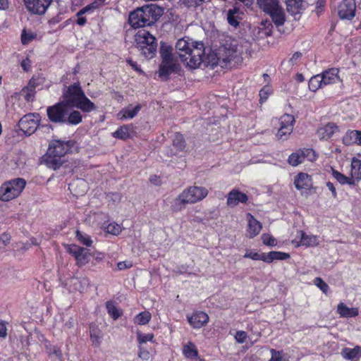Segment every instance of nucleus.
I'll list each match as a JSON object with an SVG mask.
<instances>
[{
  "instance_id": "nucleus-33",
  "label": "nucleus",
  "mask_w": 361,
  "mask_h": 361,
  "mask_svg": "<svg viewBox=\"0 0 361 361\" xmlns=\"http://www.w3.org/2000/svg\"><path fill=\"white\" fill-rule=\"evenodd\" d=\"M183 353L188 359H195L197 356V350L195 345L191 342L185 344L183 348Z\"/></svg>"
},
{
  "instance_id": "nucleus-25",
  "label": "nucleus",
  "mask_w": 361,
  "mask_h": 361,
  "mask_svg": "<svg viewBox=\"0 0 361 361\" xmlns=\"http://www.w3.org/2000/svg\"><path fill=\"white\" fill-rule=\"evenodd\" d=\"M336 312L343 318L355 317L359 314L357 307H348L343 302L338 305Z\"/></svg>"
},
{
  "instance_id": "nucleus-19",
  "label": "nucleus",
  "mask_w": 361,
  "mask_h": 361,
  "mask_svg": "<svg viewBox=\"0 0 361 361\" xmlns=\"http://www.w3.org/2000/svg\"><path fill=\"white\" fill-rule=\"evenodd\" d=\"M247 235L250 238L257 236L262 230V224L258 221L251 214H247Z\"/></svg>"
},
{
  "instance_id": "nucleus-23",
  "label": "nucleus",
  "mask_w": 361,
  "mask_h": 361,
  "mask_svg": "<svg viewBox=\"0 0 361 361\" xmlns=\"http://www.w3.org/2000/svg\"><path fill=\"white\" fill-rule=\"evenodd\" d=\"M338 127L334 123L327 124L318 128L317 134L320 140H327L337 131Z\"/></svg>"
},
{
  "instance_id": "nucleus-20",
  "label": "nucleus",
  "mask_w": 361,
  "mask_h": 361,
  "mask_svg": "<svg viewBox=\"0 0 361 361\" xmlns=\"http://www.w3.org/2000/svg\"><path fill=\"white\" fill-rule=\"evenodd\" d=\"M294 185L299 190H307L312 186V178L307 173H300L295 178Z\"/></svg>"
},
{
  "instance_id": "nucleus-31",
  "label": "nucleus",
  "mask_w": 361,
  "mask_h": 361,
  "mask_svg": "<svg viewBox=\"0 0 361 361\" xmlns=\"http://www.w3.org/2000/svg\"><path fill=\"white\" fill-rule=\"evenodd\" d=\"M288 11L291 15H296L300 12L303 7L302 0H286Z\"/></svg>"
},
{
  "instance_id": "nucleus-41",
  "label": "nucleus",
  "mask_w": 361,
  "mask_h": 361,
  "mask_svg": "<svg viewBox=\"0 0 361 361\" xmlns=\"http://www.w3.org/2000/svg\"><path fill=\"white\" fill-rule=\"evenodd\" d=\"M173 145L178 151H183L185 147V142L180 133H176L173 138Z\"/></svg>"
},
{
  "instance_id": "nucleus-39",
  "label": "nucleus",
  "mask_w": 361,
  "mask_h": 361,
  "mask_svg": "<svg viewBox=\"0 0 361 361\" xmlns=\"http://www.w3.org/2000/svg\"><path fill=\"white\" fill-rule=\"evenodd\" d=\"M113 137L121 140H126L130 137V128L123 125L113 133Z\"/></svg>"
},
{
  "instance_id": "nucleus-22",
  "label": "nucleus",
  "mask_w": 361,
  "mask_h": 361,
  "mask_svg": "<svg viewBox=\"0 0 361 361\" xmlns=\"http://www.w3.org/2000/svg\"><path fill=\"white\" fill-rule=\"evenodd\" d=\"M338 72V69L333 68L326 70L320 73L322 78L323 79L322 81L324 87L337 83L340 81Z\"/></svg>"
},
{
  "instance_id": "nucleus-36",
  "label": "nucleus",
  "mask_w": 361,
  "mask_h": 361,
  "mask_svg": "<svg viewBox=\"0 0 361 361\" xmlns=\"http://www.w3.org/2000/svg\"><path fill=\"white\" fill-rule=\"evenodd\" d=\"M239 9H230L227 13V20L229 25L236 27L239 25Z\"/></svg>"
},
{
  "instance_id": "nucleus-8",
  "label": "nucleus",
  "mask_w": 361,
  "mask_h": 361,
  "mask_svg": "<svg viewBox=\"0 0 361 361\" xmlns=\"http://www.w3.org/2000/svg\"><path fill=\"white\" fill-rule=\"evenodd\" d=\"M135 42L137 48L146 58L152 59L155 56L157 43L156 38L149 32L145 30L138 31L135 35Z\"/></svg>"
},
{
  "instance_id": "nucleus-35",
  "label": "nucleus",
  "mask_w": 361,
  "mask_h": 361,
  "mask_svg": "<svg viewBox=\"0 0 361 361\" xmlns=\"http://www.w3.org/2000/svg\"><path fill=\"white\" fill-rule=\"evenodd\" d=\"M106 307L109 314L114 319H118L123 314V311L118 309L112 301H108L106 303Z\"/></svg>"
},
{
  "instance_id": "nucleus-56",
  "label": "nucleus",
  "mask_w": 361,
  "mask_h": 361,
  "mask_svg": "<svg viewBox=\"0 0 361 361\" xmlns=\"http://www.w3.org/2000/svg\"><path fill=\"white\" fill-rule=\"evenodd\" d=\"M34 38V36L32 34H27L25 32H23L21 36V41L23 44H27L30 43L32 39Z\"/></svg>"
},
{
  "instance_id": "nucleus-30",
  "label": "nucleus",
  "mask_w": 361,
  "mask_h": 361,
  "mask_svg": "<svg viewBox=\"0 0 361 361\" xmlns=\"http://www.w3.org/2000/svg\"><path fill=\"white\" fill-rule=\"evenodd\" d=\"M300 242L302 245L307 247H314L319 243V238L317 235H307L303 231H300Z\"/></svg>"
},
{
  "instance_id": "nucleus-6",
  "label": "nucleus",
  "mask_w": 361,
  "mask_h": 361,
  "mask_svg": "<svg viewBox=\"0 0 361 361\" xmlns=\"http://www.w3.org/2000/svg\"><path fill=\"white\" fill-rule=\"evenodd\" d=\"M244 50L243 46L238 40L232 39L224 45L216 63L221 66L229 65L231 67L238 65L243 61L242 54Z\"/></svg>"
},
{
  "instance_id": "nucleus-2",
  "label": "nucleus",
  "mask_w": 361,
  "mask_h": 361,
  "mask_svg": "<svg viewBox=\"0 0 361 361\" xmlns=\"http://www.w3.org/2000/svg\"><path fill=\"white\" fill-rule=\"evenodd\" d=\"M63 102L68 107H75L85 113L96 110L95 104L86 97L79 82L67 87L63 91Z\"/></svg>"
},
{
  "instance_id": "nucleus-51",
  "label": "nucleus",
  "mask_w": 361,
  "mask_h": 361,
  "mask_svg": "<svg viewBox=\"0 0 361 361\" xmlns=\"http://www.w3.org/2000/svg\"><path fill=\"white\" fill-rule=\"evenodd\" d=\"M271 357L269 361H281L284 359L283 351H276L274 349L269 350Z\"/></svg>"
},
{
  "instance_id": "nucleus-63",
  "label": "nucleus",
  "mask_w": 361,
  "mask_h": 361,
  "mask_svg": "<svg viewBox=\"0 0 361 361\" xmlns=\"http://www.w3.org/2000/svg\"><path fill=\"white\" fill-rule=\"evenodd\" d=\"M185 3L190 4V6H198L200 5L204 0H183Z\"/></svg>"
},
{
  "instance_id": "nucleus-61",
  "label": "nucleus",
  "mask_w": 361,
  "mask_h": 361,
  "mask_svg": "<svg viewBox=\"0 0 361 361\" xmlns=\"http://www.w3.org/2000/svg\"><path fill=\"white\" fill-rule=\"evenodd\" d=\"M326 187L331 192L333 197H336L337 193L334 184L331 182H327Z\"/></svg>"
},
{
  "instance_id": "nucleus-12",
  "label": "nucleus",
  "mask_w": 361,
  "mask_h": 361,
  "mask_svg": "<svg viewBox=\"0 0 361 361\" xmlns=\"http://www.w3.org/2000/svg\"><path fill=\"white\" fill-rule=\"evenodd\" d=\"M295 123V118L290 114H283L279 118L280 127L276 133L278 139L286 140H287L293 130V125Z\"/></svg>"
},
{
  "instance_id": "nucleus-28",
  "label": "nucleus",
  "mask_w": 361,
  "mask_h": 361,
  "mask_svg": "<svg viewBox=\"0 0 361 361\" xmlns=\"http://www.w3.org/2000/svg\"><path fill=\"white\" fill-rule=\"evenodd\" d=\"M343 357L345 360L361 359V348L358 345L353 348H344L341 351Z\"/></svg>"
},
{
  "instance_id": "nucleus-32",
  "label": "nucleus",
  "mask_w": 361,
  "mask_h": 361,
  "mask_svg": "<svg viewBox=\"0 0 361 361\" xmlns=\"http://www.w3.org/2000/svg\"><path fill=\"white\" fill-rule=\"evenodd\" d=\"M322 78L321 74H317L316 75L312 76L308 83V87L310 91L315 92L320 88L324 87L322 81Z\"/></svg>"
},
{
  "instance_id": "nucleus-55",
  "label": "nucleus",
  "mask_w": 361,
  "mask_h": 361,
  "mask_svg": "<svg viewBox=\"0 0 361 361\" xmlns=\"http://www.w3.org/2000/svg\"><path fill=\"white\" fill-rule=\"evenodd\" d=\"M11 236L8 233H3L0 235V242L4 245L7 246L11 242Z\"/></svg>"
},
{
  "instance_id": "nucleus-58",
  "label": "nucleus",
  "mask_w": 361,
  "mask_h": 361,
  "mask_svg": "<svg viewBox=\"0 0 361 361\" xmlns=\"http://www.w3.org/2000/svg\"><path fill=\"white\" fill-rule=\"evenodd\" d=\"M149 181L154 185H160L161 184V180L160 177L157 175L151 176L149 178Z\"/></svg>"
},
{
  "instance_id": "nucleus-47",
  "label": "nucleus",
  "mask_w": 361,
  "mask_h": 361,
  "mask_svg": "<svg viewBox=\"0 0 361 361\" xmlns=\"http://www.w3.org/2000/svg\"><path fill=\"white\" fill-rule=\"evenodd\" d=\"M160 55L162 60L173 58L172 56V48L168 45H161Z\"/></svg>"
},
{
  "instance_id": "nucleus-10",
  "label": "nucleus",
  "mask_w": 361,
  "mask_h": 361,
  "mask_svg": "<svg viewBox=\"0 0 361 361\" xmlns=\"http://www.w3.org/2000/svg\"><path fill=\"white\" fill-rule=\"evenodd\" d=\"M259 7L266 13L269 14L274 23L281 26L286 21V15L283 9L279 6V0H257Z\"/></svg>"
},
{
  "instance_id": "nucleus-40",
  "label": "nucleus",
  "mask_w": 361,
  "mask_h": 361,
  "mask_svg": "<svg viewBox=\"0 0 361 361\" xmlns=\"http://www.w3.org/2000/svg\"><path fill=\"white\" fill-rule=\"evenodd\" d=\"M102 228L106 233L115 235H118L122 231L121 226L114 222L110 223L106 226L104 224L102 226Z\"/></svg>"
},
{
  "instance_id": "nucleus-27",
  "label": "nucleus",
  "mask_w": 361,
  "mask_h": 361,
  "mask_svg": "<svg viewBox=\"0 0 361 361\" xmlns=\"http://www.w3.org/2000/svg\"><path fill=\"white\" fill-rule=\"evenodd\" d=\"M290 257V255L281 251H271L265 253L264 262L266 263H271L274 261H282L288 259Z\"/></svg>"
},
{
  "instance_id": "nucleus-5",
  "label": "nucleus",
  "mask_w": 361,
  "mask_h": 361,
  "mask_svg": "<svg viewBox=\"0 0 361 361\" xmlns=\"http://www.w3.org/2000/svg\"><path fill=\"white\" fill-rule=\"evenodd\" d=\"M208 195V190L202 186H190L183 190L171 204L173 212H178L185 208L188 204H194L202 200Z\"/></svg>"
},
{
  "instance_id": "nucleus-1",
  "label": "nucleus",
  "mask_w": 361,
  "mask_h": 361,
  "mask_svg": "<svg viewBox=\"0 0 361 361\" xmlns=\"http://www.w3.org/2000/svg\"><path fill=\"white\" fill-rule=\"evenodd\" d=\"M176 51L183 64L191 69L198 68L203 61L204 44L183 37L177 41Z\"/></svg>"
},
{
  "instance_id": "nucleus-57",
  "label": "nucleus",
  "mask_w": 361,
  "mask_h": 361,
  "mask_svg": "<svg viewBox=\"0 0 361 361\" xmlns=\"http://www.w3.org/2000/svg\"><path fill=\"white\" fill-rule=\"evenodd\" d=\"M21 67L25 71H29L31 68V61L29 58H25L21 61Z\"/></svg>"
},
{
  "instance_id": "nucleus-14",
  "label": "nucleus",
  "mask_w": 361,
  "mask_h": 361,
  "mask_svg": "<svg viewBox=\"0 0 361 361\" xmlns=\"http://www.w3.org/2000/svg\"><path fill=\"white\" fill-rule=\"evenodd\" d=\"M315 159V152L312 149H303L292 153L288 159V163L296 166L305 160L313 161Z\"/></svg>"
},
{
  "instance_id": "nucleus-49",
  "label": "nucleus",
  "mask_w": 361,
  "mask_h": 361,
  "mask_svg": "<svg viewBox=\"0 0 361 361\" xmlns=\"http://www.w3.org/2000/svg\"><path fill=\"white\" fill-rule=\"evenodd\" d=\"M137 341L140 344L146 343L147 341H152L154 338L153 334L137 333Z\"/></svg>"
},
{
  "instance_id": "nucleus-38",
  "label": "nucleus",
  "mask_w": 361,
  "mask_h": 361,
  "mask_svg": "<svg viewBox=\"0 0 361 361\" xmlns=\"http://www.w3.org/2000/svg\"><path fill=\"white\" fill-rule=\"evenodd\" d=\"M152 318L151 313L148 311H145L139 313L134 317V323L137 325H145L149 323Z\"/></svg>"
},
{
  "instance_id": "nucleus-45",
  "label": "nucleus",
  "mask_w": 361,
  "mask_h": 361,
  "mask_svg": "<svg viewBox=\"0 0 361 361\" xmlns=\"http://www.w3.org/2000/svg\"><path fill=\"white\" fill-rule=\"evenodd\" d=\"M99 3H100L99 1H96L95 0H94L91 4L87 5L83 8L80 10L79 11V14H85V13H92V12H94L96 9H97L98 8L102 6L99 4Z\"/></svg>"
},
{
  "instance_id": "nucleus-34",
  "label": "nucleus",
  "mask_w": 361,
  "mask_h": 361,
  "mask_svg": "<svg viewBox=\"0 0 361 361\" xmlns=\"http://www.w3.org/2000/svg\"><path fill=\"white\" fill-rule=\"evenodd\" d=\"M90 339L94 345H99L102 338V333L95 325L90 326Z\"/></svg>"
},
{
  "instance_id": "nucleus-7",
  "label": "nucleus",
  "mask_w": 361,
  "mask_h": 361,
  "mask_svg": "<svg viewBox=\"0 0 361 361\" xmlns=\"http://www.w3.org/2000/svg\"><path fill=\"white\" fill-rule=\"evenodd\" d=\"M71 147V141L54 140L51 142L47 153V164L54 169L59 168L62 164L61 157L68 153Z\"/></svg>"
},
{
  "instance_id": "nucleus-60",
  "label": "nucleus",
  "mask_w": 361,
  "mask_h": 361,
  "mask_svg": "<svg viewBox=\"0 0 361 361\" xmlns=\"http://www.w3.org/2000/svg\"><path fill=\"white\" fill-rule=\"evenodd\" d=\"M83 14H79V11L77 13V20L76 23L79 25H84L86 23V18L82 16Z\"/></svg>"
},
{
  "instance_id": "nucleus-44",
  "label": "nucleus",
  "mask_w": 361,
  "mask_h": 361,
  "mask_svg": "<svg viewBox=\"0 0 361 361\" xmlns=\"http://www.w3.org/2000/svg\"><path fill=\"white\" fill-rule=\"evenodd\" d=\"M264 257H265L264 252L259 253L252 250H247L245 254L244 255L245 258H249L252 260H262L263 262H264Z\"/></svg>"
},
{
  "instance_id": "nucleus-16",
  "label": "nucleus",
  "mask_w": 361,
  "mask_h": 361,
  "mask_svg": "<svg viewBox=\"0 0 361 361\" xmlns=\"http://www.w3.org/2000/svg\"><path fill=\"white\" fill-rule=\"evenodd\" d=\"M355 0H343L338 6V16L341 19L351 20L355 16Z\"/></svg>"
},
{
  "instance_id": "nucleus-17",
  "label": "nucleus",
  "mask_w": 361,
  "mask_h": 361,
  "mask_svg": "<svg viewBox=\"0 0 361 361\" xmlns=\"http://www.w3.org/2000/svg\"><path fill=\"white\" fill-rule=\"evenodd\" d=\"M209 319V315L202 311H197L192 314L187 315V320L190 325L197 329L205 326L208 323Z\"/></svg>"
},
{
  "instance_id": "nucleus-54",
  "label": "nucleus",
  "mask_w": 361,
  "mask_h": 361,
  "mask_svg": "<svg viewBox=\"0 0 361 361\" xmlns=\"http://www.w3.org/2000/svg\"><path fill=\"white\" fill-rule=\"evenodd\" d=\"M74 185H79V186L82 188L81 191L80 192H78L77 195H83L85 192V190H86V188H87V185H86V183H85V181L84 180H82V179L77 180L75 182L72 183L71 185V186L73 187Z\"/></svg>"
},
{
  "instance_id": "nucleus-37",
  "label": "nucleus",
  "mask_w": 361,
  "mask_h": 361,
  "mask_svg": "<svg viewBox=\"0 0 361 361\" xmlns=\"http://www.w3.org/2000/svg\"><path fill=\"white\" fill-rule=\"evenodd\" d=\"M332 176L335 179H336L342 185L347 184V185H352L356 184L355 183V181L353 179H351L350 175V176H346L336 170H333Z\"/></svg>"
},
{
  "instance_id": "nucleus-4",
  "label": "nucleus",
  "mask_w": 361,
  "mask_h": 361,
  "mask_svg": "<svg viewBox=\"0 0 361 361\" xmlns=\"http://www.w3.org/2000/svg\"><path fill=\"white\" fill-rule=\"evenodd\" d=\"M162 12V9L157 5L142 6L130 13L128 22L134 28L149 26L159 19Z\"/></svg>"
},
{
  "instance_id": "nucleus-43",
  "label": "nucleus",
  "mask_w": 361,
  "mask_h": 361,
  "mask_svg": "<svg viewBox=\"0 0 361 361\" xmlns=\"http://www.w3.org/2000/svg\"><path fill=\"white\" fill-rule=\"evenodd\" d=\"M273 90L269 85H264L259 91V102L264 103L268 97L272 94Z\"/></svg>"
},
{
  "instance_id": "nucleus-46",
  "label": "nucleus",
  "mask_w": 361,
  "mask_h": 361,
  "mask_svg": "<svg viewBox=\"0 0 361 361\" xmlns=\"http://www.w3.org/2000/svg\"><path fill=\"white\" fill-rule=\"evenodd\" d=\"M314 284L318 287L324 294H327L329 290V285L319 277H317L314 280Z\"/></svg>"
},
{
  "instance_id": "nucleus-15",
  "label": "nucleus",
  "mask_w": 361,
  "mask_h": 361,
  "mask_svg": "<svg viewBox=\"0 0 361 361\" xmlns=\"http://www.w3.org/2000/svg\"><path fill=\"white\" fill-rule=\"evenodd\" d=\"M26 8L33 14L43 15L52 0H23Z\"/></svg>"
},
{
  "instance_id": "nucleus-21",
  "label": "nucleus",
  "mask_w": 361,
  "mask_h": 361,
  "mask_svg": "<svg viewBox=\"0 0 361 361\" xmlns=\"http://www.w3.org/2000/svg\"><path fill=\"white\" fill-rule=\"evenodd\" d=\"M141 108L142 106L140 104H137L135 106L130 104L122 109L118 113L117 118L119 120L132 119L137 115Z\"/></svg>"
},
{
  "instance_id": "nucleus-26",
  "label": "nucleus",
  "mask_w": 361,
  "mask_h": 361,
  "mask_svg": "<svg viewBox=\"0 0 361 361\" xmlns=\"http://www.w3.org/2000/svg\"><path fill=\"white\" fill-rule=\"evenodd\" d=\"M350 176L355 183L361 180V158L359 157L352 159Z\"/></svg>"
},
{
  "instance_id": "nucleus-18",
  "label": "nucleus",
  "mask_w": 361,
  "mask_h": 361,
  "mask_svg": "<svg viewBox=\"0 0 361 361\" xmlns=\"http://www.w3.org/2000/svg\"><path fill=\"white\" fill-rule=\"evenodd\" d=\"M248 197L246 194L240 192L238 189H233L227 196V205L231 207L237 206L239 203H246Z\"/></svg>"
},
{
  "instance_id": "nucleus-13",
  "label": "nucleus",
  "mask_w": 361,
  "mask_h": 361,
  "mask_svg": "<svg viewBox=\"0 0 361 361\" xmlns=\"http://www.w3.org/2000/svg\"><path fill=\"white\" fill-rule=\"evenodd\" d=\"M66 247L67 252L74 257L78 267H83L90 262V253L88 249L74 244L68 245Z\"/></svg>"
},
{
  "instance_id": "nucleus-64",
  "label": "nucleus",
  "mask_w": 361,
  "mask_h": 361,
  "mask_svg": "<svg viewBox=\"0 0 361 361\" xmlns=\"http://www.w3.org/2000/svg\"><path fill=\"white\" fill-rule=\"evenodd\" d=\"M128 63L130 64V66L133 68H134L137 72H140L141 71V69L140 68V67L138 66V65L137 64L136 62H135V61H133L132 60H128Z\"/></svg>"
},
{
  "instance_id": "nucleus-11",
  "label": "nucleus",
  "mask_w": 361,
  "mask_h": 361,
  "mask_svg": "<svg viewBox=\"0 0 361 361\" xmlns=\"http://www.w3.org/2000/svg\"><path fill=\"white\" fill-rule=\"evenodd\" d=\"M40 122L39 114H28L25 115L19 121L20 130L27 135L35 132Z\"/></svg>"
},
{
  "instance_id": "nucleus-42",
  "label": "nucleus",
  "mask_w": 361,
  "mask_h": 361,
  "mask_svg": "<svg viewBox=\"0 0 361 361\" xmlns=\"http://www.w3.org/2000/svg\"><path fill=\"white\" fill-rule=\"evenodd\" d=\"M76 238L82 245L90 247L92 245V240L90 235L80 231H76Z\"/></svg>"
},
{
  "instance_id": "nucleus-62",
  "label": "nucleus",
  "mask_w": 361,
  "mask_h": 361,
  "mask_svg": "<svg viewBox=\"0 0 361 361\" xmlns=\"http://www.w3.org/2000/svg\"><path fill=\"white\" fill-rule=\"evenodd\" d=\"M6 336V327L4 323L0 322V338H4Z\"/></svg>"
},
{
  "instance_id": "nucleus-50",
  "label": "nucleus",
  "mask_w": 361,
  "mask_h": 361,
  "mask_svg": "<svg viewBox=\"0 0 361 361\" xmlns=\"http://www.w3.org/2000/svg\"><path fill=\"white\" fill-rule=\"evenodd\" d=\"M48 353L51 359H61V351L55 345L51 346L48 349Z\"/></svg>"
},
{
  "instance_id": "nucleus-52",
  "label": "nucleus",
  "mask_w": 361,
  "mask_h": 361,
  "mask_svg": "<svg viewBox=\"0 0 361 361\" xmlns=\"http://www.w3.org/2000/svg\"><path fill=\"white\" fill-rule=\"evenodd\" d=\"M247 338V334L244 331H238L235 333V338L238 343H243Z\"/></svg>"
},
{
  "instance_id": "nucleus-53",
  "label": "nucleus",
  "mask_w": 361,
  "mask_h": 361,
  "mask_svg": "<svg viewBox=\"0 0 361 361\" xmlns=\"http://www.w3.org/2000/svg\"><path fill=\"white\" fill-rule=\"evenodd\" d=\"M302 57V53L300 51L295 52L289 59L288 62L290 66L296 65Z\"/></svg>"
},
{
  "instance_id": "nucleus-48",
  "label": "nucleus",
  "mask_w": 361,
  "mask_h": 361,
  "mask_svg": "<svg viewBox=\"0 0 361 361\" xmlns=\"http://www.w3.org/2000/svg\"><path fill=\"white\" fill-rule=\"evenodd\" d=\"M262 240L264 245L274 247L277 245L276 240L270 234L268 233H264L262 235Z\"/></svg>"
},
{
  "instance_id": "nucleus-29",
  "label": "nucleus",
  "mask_w": 361,
  "mask_h": 361,
  "mask_svg": "<svg viewBox=\"0 0 361 361\" xmlns=\"http://www.w3.org/2000/svg\"><path fill=\"white\" fill-rule=\"evenodd\" d=\"M343 142L345 145H350L354 143L361 145V132L358 130L348 132L343 137Z\"/></svg>"
},
{
  "instance_id": "nucleus-59",
  "label": "nucleus",
  "mask_w": 361,
  "mask_h": 361,
  "mask_svg": "<svg viewBox=\"0 0 361 361\" xmlns=\"http://www.w3.org/2000/svg\"><path fill=\"white\" fill-rule=\"evenodd\" d=\"M131 267L132 264L129 262H120L117 264V267L119 270L130 268Z\"/></svg>"
},
{
  "instance_id": "nucleus-9",
  "label": "nucleus",
  "mask_w": 361,
  "mask_h": 361,
  "mask_svg": "<svg viewBox=\"0 0 361 361\" xmlns=\"http://www.w3.org/2000/svg\"><path fill=\"white\" fill-rule=\"evenodd\" d=\"M25 185V180L20 178L4 183L0 187V200L3 202H8L18 197Z\"/></svg>"
},
{
  "instance_id": "nucleus-3",
  "label": "nucleus",
  "mask_w": 361,
  "mask_h": 361,
  "mask_svg": "<svg viewBox=\"0 0 361 361\" xmlns=\"http://www.w3.org/2000/svg\"><path fill=\"white\" fill-rule=\"evenodd\" d=\"M47 113L49 119L53 123L76 126L82 121L80 111L71 109L63 102L48 107Z\"/></svg>"
},
{
  "instance_id": "nucleus-24",
  "label": "nucleus",
  "mask_w": 361,
  "mask_h": 361,
  "mask_svg": "<svg viewBox=\"0 0 361 361\" xmlns=\"http://www.w3.org/2000/svg\"><path fill=\"white\" fill-rule=\"evenodd\" d=\"M176 68V63L173 58L162 60L159 66V75L160 77L166 78Z\"/></svg>"
}]
</instances>
